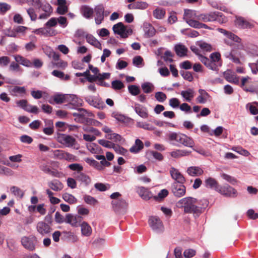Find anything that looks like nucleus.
<instances>
[{"mask_svg": "<svg viewBox=\"0 0 258 258\" xmlns=\"http://www.w3.org/2000/svg\"><path fill=\"white\" fill-rule=\"evenodd\" d=\"M235 23L236 25L243 29L251 28L252 27V25L251 23L246 21L242 17L237 18Z\"/></svg>", "mask_w": 258, "mask_h": 258, "instance_id": "31", "label": "nucleus"}, {"mask_svg": "<svg viewBox=\"0 0 258 258\" xmlns=\"http://www.w3.org/2000/svg\"><path fill=\"white\" fill-rule=\"evenodd\" d=\"M80 11L81 14L86 19H90L93 17L94 10L88 6L84 5L82 6Z\"/></svg>", "mask_w": 258, "mask_h": 258, "instance_id": "24", "label": "nucleus"}, {"mask_svg": "<svg viewBox=\"0 0 258 258\" xmlns=\"http://www.w3.org/2000/svg\"><path fill=\"white\" fill-rule=\"evenodd\" d=\"M111 116L115 118L116 120L121 122H125L126 117L123 114L117 112H113L112 113Z\"/></svg>", "mask_w": 258, "mask_h": 258, "instance_id": "61", "label": "nucleus"}, {"mask_svg": "<svg viewBox=\"0 0 258 258\" xmlns=\"http://www.w3.org/2000/svg\"><path fill=\"white\" fill-rule=\"evenodd\" d=\"M226 36L227 38L224 39V41L226 44L230 46L233 45L234 42H240L241 40L237 36L229 32Z\"/></svg>", "mask_w": 258, "mask_h": 258, "instance_id": "25", "label": "nucleus"}, {"mask_svg": "<svg viewBox=\"0 0 258 258\" xmlns=\"http://www.w3.org/2000/svg\"><path fill=\"white\" fill-rule=\"evenodd\" d=\"M69 94H56L53 97L54 101L57 104H61L67 102Z\"/></svg>", "mask_w": 258, "mask_h": 258, "instance_id": "35", "label": "nucleus"}, {"mask_svg": "<svg viewBox=\"0 0 258 258\" xmlns=\"http://www.w3.org/2000/svg\"><path fill=\"white\" fill-rule=\"evenodd\" d=\"M204 183L206 188L214 189L217 192L220 186L215 178L211 177L206 178Z\"/></svg>", "mask_w": 258, "mask_h": 258, "instance_id": "17", "label": "nucleus"}, {"mask_svg": "<svg viewBox=\"0 0 258 258\" xmlns=\"http://www.w3.org/2000/svg\"><path fill=\"white\" fill-rule=\"evenodd\" d=\"M48 186L53 191H59L63 188L62 183L58 180H53L48 183Z\"/></svg>", "mask_w": 258, "mask_h": 258, "instance_id": "28", "label": "nucleus"}, {"mask_svg": "<svg viewBox=\"0 0 258 258\" xmlns=\"http://www.w3.org/2000/svg\"><path fill=\"white\" fill-rule=\"evenodd\" d=\"M180 95L184 101L190 102L195 96V91L192 88H188L185 90L181 91Z\"/></svg>", "mask_w": 258, "mask_h": 258, "instance_id": "18", "label": "nucleus"}, {"mask_svg": "<svg viewBox=\"0 0 258 258\" xmlns=\"http://www.w3.org/2000/svg\"><path fill=\"white\" fill-rule=\"evenodd\" d=\"M232 150L238 154L247 157L250 155V153L246 150L243 149L241 147L233 148Z\"/></svg>", "mask_w": 258, "mask_h": 258, "instance_id": "63", "label": "nucleus"}, {"mask_svg": "<svg viewBox=\"0 0 258 258\" xmlns=\"http://www.w3.org/2000/svg\"><path fill=\"white\" fill-rule=\"evenodd\" d=\"M111 86L114 90H120L124 87V85L121 81L115 80L112 82Z\"/></svg>", "mask_w": 258, "mask_h": 258, "instance_id": "64", "label": "nucleus"}, {"mask_svg": "<svg viewBox=\"0 0 258 258\" xmlns=\"http://www.w3.org/2000/svg\"><path fill=\"white\" fill-rule=\"evenodd\" d=\"M169 139L173 145L182 144L184 146L192 148L195 143L193 140L184 134L172 133L169 135Z\"/></svg>", "mask_w": 258, "mask_h": 258, "instance_id": "2", "label": "nucleus"}, {"mask_svg": "<svg viewBox=\"0 0 258 258\" xmlns=\"http://www.w3.org/2000/svg\"><path fill=\"white\" fill-rule=\"evenodd\" d=\"M74 175L77 180L84 183L85 185H88L91 183V178L83 172L75 173Z\"/></svg>", "mask_w": 258, "mask_h": 258, "instance_id": "21", "label": "nucleus"}, {"mask_svg": "<svg viewBox=\"0 0 258 258\" xmlns=\"http://www.w3.org/2000/svg\"><path fill=\"white\" fill-rule=\"evenodd\" d=\"M52 75L56 77L64 80H68L70 79V76L69 75H65L62 72L57 70H54L52 72Z\"/></svg>", "mask_w": 258, "mask_h": 258, "instance_id": "53", "label": "nucleus"}, {"mask_svg": "<svg viewBox=\"0 0 258 258\" xmlns=\"http://www.w3.org/2000/svg\"><path fill=\"white\" fill-rule=\"evenodd\" d=\"M73 115L74 116L86 117L87 116H92V113L84 108H80L79 109V112L74 113Z\"/></svg>", "mask_w": 258, "mask_h": 258, "instance_id": "46", "label": "nucleus"}, {"mask_svg": "<svg viewBox=\"0 0 258 258\" xmlns=\"http://www.w3.org/2000/svg\"><path fill=\"white\" fill-rule=\"evenodd\" d=\"M165 15V10L162 8H157L153 12V16L157 19H163Z\"/></svg>", "mask_w": 258, "mask_h": 258, "instance_id": "42", "label": "nucleus"}, {"mask_svg": "<svg viewBox=\"0 0 258 258\" xmlns=\"http://www.w3.org/2000/svg\"><path fill=\"white\" fill-rule=\"evenodd\" d=\"M57 141L60 144L67 147L75 149L78 148V147H76L77 143L76 139L71 136L60 134L57 137Z\"/></svg>", "mask_w": 258, "mask_h": 258, "instance_id": "4", "label": "nucleus"}, {"mask_svg": "<svg viewBox=\"0 0 258 258\" xmlns=\"http://www.w3.org/2000/svg\"><path fill=\"white\" fill-rule=\"evenodd\" d=\"M129 92L133 96H137L140 93L139 87L136 85H132L128 87Z\"/></svg>", "mask_w": 258, "mask_h": 258, "instance_id": "58", "label": "nucleus"}, {"mask_svg": "<svg viewBox=\"0 0 258 258\" xmlns=\"http://www.w3.org/2000/svg\"><path fill=\"white\" fill-rule=\"evenodd\" d=\"M10 190L13 194L20 198H22L24 196V192L17 186H13L11 187Z\"/></svg>", "mask_w": 258, "mask_h": 258, "instance_id": "47", "label": "nucleus"}, {"mask_svg": "<svg viewBox=\"0 0 258 258\" xmlns=\"http://www.w3.org/2000/svg\"><path fill=\"white\" fill-rule=\"evenodd\" d=\"M83 198L85 202L87 204L95 206L98 204V201L91 196L86 195Z\"/></svg>", "mask_w": 258, "mask_h": 258, "instance_id": "52", "label": "nucleus"}, {"mask_svg": "<svg viewBox=\"0 0 258 258\" xmlns=\"http://www.w3.org/2000/svg\"><path fill=\"white\" fill-rule=\"evenodd\" d=\"M137 191L139 196L144 200H149L152 196L149 189L143 186L139 187Z\"/></svg>", "mask_w": 258, "mask_h": 258, "instance_id": "29", "label": "nucleus"}, {"mask_svg": "<svg viewBox=\"0 0 258 258\" xmlns=\"http://www.w3.org/2000/svg\"><path fill=\"white\" fill-rule=\"evenodd\" d=\"M31 94L34 98L36 99H40L43 96L46 97L48 96L47 93L40 90H33L31 91Z\"/></svg>", "mask_w": 258, "mask_h": 258, "instance_id": "48", "label": "nucleus"}, {"mask_svg": "<svg viewBox=\"0 0 258 258\" xmlns=\"http://www.w3.org/2000/svg\"><path fill=\"white\" fill-rule=\"evenodd\" d=\"M199 15L195 10H185L183 19L190 27H193L195 23L198 21Z\"/></svg>", "mask_w": 258, "mask_h": 258, "instance_id": "6", "label": "nucleus"}, {"mask_svg": "<svg viewBox=\"0 0 258 258\" xmlns=\"http://www.w3.org/2000/svg\"><path fill=\"white\" fill-rule=\"evenodd\" d=\"M199 95L196 98L198 103L200 104L206 103L210 98L209 94L204 89L199 90Z\"/></svg>", "mask_w": 258, "mask_h": 258, "instance_id": "22", "label": "nucleus"}, {"mask_svg": "<svg viewBox=\"0 0 258 258\" xmlns=\"http://www.w3.org/2000/svg\"><path fill=\"white\" fill-rule=\"evenodd\" d=\"M36 230L41 235L45 236L50 234L52 228L50 224H47L45 221H41L37 223Z\"/></svg>", "mask_w": 258, "mask_h": 258, "instance_id": "10", "label": "nucleus"}, {"mask_svg": "<svg viewBox=\"0 0 258 258\" xmlns=\"http://www.w3.org/2000/svg\"><path fill=\"white\" fill-rule=\"evenodd\" d=\"M113 208L115 211H119L121 209H125L127 205L126 201L123 199L113 200L111 203Z\"/></svg>", "mask_w": 258, "mask_h": 258, "instance_id": "19", "label": "nucleus"}, {"mask_svg": "<svg viewBox=\"0 0 258 258\" xmlns=\"http://www.w3.org/2000/svg\"><path fill=\"white\" fill-rule=\"evenodd\" d=\"M36 239L35 237H23L21 239V243L23 246L30 250L33 251L35 249Z\"/></svg>", "mask_w": 258, "mask_h": 258, "instance_id": "11", "label": "nucleus"}, {"mask_svg": "<svg viewBox=\"0 0 258 258\" xmlns=\"http://www.w3.org/2000/svg\"><path fill=\"white\" fill-rule=\"evenodd\" d=\"M155 98L159 102H163L167 99L166 95L162 92H157L155 94Z\"/></svg>", "mask_w": 258, "mask_h": 258, "instance_id": "60", "label": "nucleus"}, {"mask_svg": "<svg viewBox=\"0 0 258 258\" xmlns=\"http://www.w3.org/2000/svg\"><path fill=\"white\" fill-rule=\"evenodd\" d=\"M210 58L211 61L217 63L218 65L221 66L220 53L217 52L212 53L211 54Z\"/></svg>", "mask_w": 258, "mask_h": 258, "instance_id": "59", "label": "nucleus"}, {"mask_svg": "<svg viewBox=\"0 0 258 258\" xmlns=\"http://www.w3.org/2000/svg\"><path fill=\"white\" fill-rule=\"evenodd\" d=\"M32 32L37 35H44L45 36L53 35L52 34L50 33V31H48L45 28H40L38 29H35L32 31Z\"/></svg>", "mask_w": 258, "mask_h": 258, "instance_id": "45", "label": "nucleus"}, {"mask_svg": "<svg viewBox=\"0 0 258 258\" xmlns=\"http://www.w3.org/2000/svg\"><path fill=\"white\" fill-rule=\"evenodd\" d=\"M30 38L32 39V41L26 43L25 45V49L27 51H32L36 48V46L35 44V41L36 40V37L35 36H31Z\"/></svg>", "mask_w": 258, "mask_h": 258, "instance_id": "49", "label": "nucleus"}, {"mask_svg": "<svg viewBox=\"0 0 258 258\" xmlns=\"http://www.w3.org/2000/svg\"><path fill=\"white\" fill-rule=\"evenodd\" d=\"M168 191L166 189H163L160 191L157 196L154 197L156 200H161L166 197L168 195Z\"/></svg>", "mask_w": 258, "mask_h": 258, "instance_id": "62", "label": "nucleus"}, {"mask_svg": "<svg viewBox=\"0 0 258 258\" xmlns=\"http://www.w3.org/2000/svg\"><path fill=\"white\" fill-rule=\"evenodd\" d=\"M87 42L99 49H102V46L100 42L91 34H87L86 36Z\"/></svg>", "mask_w": 258, "mask_h": 258, "instance_id": "27", "label": "nucleus"}, {"mask_svg": "<svg viewBox=\"0 0 258 258\" xmlns=\"http://www.w3.org/2000/svg\"><path fill=\"white\" fill-rule=\"evenodd\" d=\"M184 183L173 182L171 184V192L176 198H181L184 196L186 193V187Z\"/></svg>", "mask_w": 258, "mask_h": 258, "instance_id": "8", "label": "nucleus"}, {"mask_svg": "<svg viewBox=\"0 0 258 258\" xmlns=\"http://www.w3.org/2000/svg\"><path fill=\"white\" fill-rule=\"evenodd\" d=\"M96 17L95 18V23L97 25L101 23L104 19V8L102 5H99L95 7L94 9Z\"/></svg>", "mask_w": 258, "mask_h": 258, "instance_id": "15", "label": "nucleus"}, {"mask_svg": "<svg viewBox=\"0 0 258 258\" xmlns=\"http://www.w3.org/2000/svg\"><path fill=\"white\" fill-rule=\"evenodd\" d=\"M48 127H44L43 130V133L47 135H51L54 132L53 121L51 120L47 121Z\"/></svg>", "mask_w": 258, "mask_h": 258, "instance_id": "43", "label": "nucleus"}, {"mask_svg": "<svg viewBox=\"0 0 258 258\" xmlns=\"http://www.w3.org/2000/svg\"><path fill=\"white\" fill-rule=\"evenodd\" d=\"M98 143L104 147L111 149L113 148L114 144L108 140L102 139L98 141Z\"/></svg>", "mask_w": 258, "mask_h": 258, "instance_id": "57", "label": "nucleus"}, {"mask_svg": "<svg viewBox=\"0 0 258 258\" xmlns=\"http://www.w3.org/2000/svg\"><path fill=\"white\" fill-rule=\"evenodd\" d=\"M144 31L147 37H151L155 34V30L154 27L149 23L144 24Z\"/></svg>", "mask_w": 258, "mask_h": 258, "instance_id": "30", "label": "nucleus"}, {"mask_svg": "<svg viewBox=\"0 0 258 258\" xmlns=\"http://www.w3.org/2000/svg\"><path fill=\"white\" fill-rule=\"evenodd\" d=\"M136 125L138 127L142 128L148 131H153L154 129V126L145 122L138 121L137 122Z\"/></svg>", "mask_w": 258, "mask_h": 258, "instance_id": "55", "label": "nucleus"}, {"mask_svg": "<svg viewBox=\"0 0 258 258\" xmlns=\"http://www.w3.org/2000/svg\"><path fill=\"white\" fill-rule=\"evenodd\" d=\"M15 59L18 63L27 67H31L33 65L30 60L19 55H16Z\"/></svg>", "mask_w": 258, "mask_h": 258, "instance_id": "32", "label": "nucleus"}, {"mask_svg": "<svg viewBox=\"0 0 258 258\" xmlns=\"http://www.w3.org/2000/svg\"><path fill=\"white\" fill-rule=\"evenodd\" d=\"M196 45L199 46L202 50L205 51H210L212 50V46L202 40L198 41L196 42Z\"/></svg>", "mask_w": 258, "mask_h": 258, "instance_id": "40", "label": "nucleus"}, {"mask_svg": "<svg viewBox=\"0 0 258 258\" xmlns=\"http://www.w3.org/2000/svg\"><path fill=\"white\" fill-rule=\"evenodd\" d=\"M149 224L152 229L156 233H162L164 227L160 219L157 216H151L149 219Z\"/></svg>", "mask_w": 258, "mask_h": 258, "instance_id": "5", "label": "nucleus"}, {"mask_svg": "<svg viewBox=\"0 0 258 258\" xmlns=\"http://www.w3.org/2000/svg\"><path fill=\"white\" fill-rule=\"evenodd\" d=\"M175 51L177 55L180 57L186 56L187 54V49L182 44H177L174 47Z\"/></svg>", "mask_w": 258, "mask_h": 258, "instance_id": "33", "label": "nucleus"}, {"mask_svg": "<svg viewBox=\"0 0 258 258\" xmlns=\"http://www.w3.org/2000/svg\"><path fill=\"white\" fill-rule=\"evenodd\" d=\"M226 80L231 83H233L236 85H238L239 84V78L237 77L236 75L227 73L225 75Z\"/></svg>", "mask_w": 258, "mask_h": 258, "instance_id": "36", "label": "nucleus"}, {"mask_svg": "<svg viewBox=\"0 0 258 258\" xmlns=\"http://www.w3.org/2000/svg\"><path fill=\"white\" fill-rule=\"evenodd\" d=\"M187 173L191 176H199L204 173V170L199 166H190L187 168Z\"/></svg>", "mask_w": 258, "mask_h": 258, "instance_id": "23", "label": "nucleus"}, {"mask_svg": "<svg viewBox=\"0 0 258 258\" xmlns=\"http://www.w3.org/2000/svg\"><path fill=\"white\" fill-rule=\"evenodd\" d=\"M0 174L6 176H13L14 172L11 169L0 165Z\"/></svg>", "mask_w": 258, "mask_h": 258, "instance_id": "54", "label": "nucleus"}, {"mask_svg": "<svg viewBox=\"0 0 258 258\" xmlns=\"http://www.w3.org/2000/svg\"><path fill=\"white\" fill-rule=\"evenodd\" d=\"M38 3V7L40 8L43 11L46 13H52V8L48 3H41L39 0H36Z\"/></svg>", "mask_w": 258, "mask_h": 258, "instance_id": "38", "label": "nucleus"}, {"mask_svg": "<svg viewBox=\"0 0 258 258\" xmlns=\"http://www.w3.org/2000/svg\"><path fill=\"white\" fill-rule=\"evenodd\" d=\"M67 102H69L71 104L75 106H81L83 101L75 95L69 94Z\"/></svg>", "mask_w": 258, "mask_h": 258, "instance_id": "34", "label": "nucleus"}, {"mask_svg": "<svg viewBox=\"0 0 258 258\" xmlns=\"http://www.w3.org/2000/svg\"><path fill=\"white\" fill-rule=\"evenodd\" d=\"M24 110L35 114H37L39 112V109L37 106L29 104L28 102L26 103Z\"/></svg>", "mask_w": 258, "mask_h": 258, "instance_id": "56", "label": "nucleus"}, {"mask_svg": "<svg viewBox=\"0 0 258 258\" xmlns=\"http://www.w3.org/2000/svg\"><path fill=\"white\" fill-rule=\"evenodd\" d=\"M85 100L91 106L98 108L103 109L105 104L100 99L93 96H87L85 98Z\"/></svg>", "mask_w": 258, "mask_h": 258, "instance_id": "13", "label": "nucleus"}, {"mask_svg": "<svg viewBox=\"0 0 258 258\" xmlns=\"http://www.w3.org/2000/svg\"><path fill=\"white\" fill-rule=\"evenodd\" d=\"M169 173L172 178L175 181L174 182H185V178L177 169L172 167L170 168Z\"/></svg>", "mask_w": 258, "mask_h": 258, "instance_id": "12", "label": "nucleus"}, {"mask_svg": "<svg viewBox=\"0 0 258 258\" xmlns=\"http://www.w3.org/2000/svg\"><path fill=\"white\" fill-rule=\"evenodd\" d=\"M136 113L143 118L148 117L149 114L147 108L143 105L136 103L133 107Z\"/></svg>", "mask_w": 258, "mask_h": 258, "instance_id": "16", "label": "nucleus"}, {"mask_svg": "<svg viewBox=\"0 0 258 258\" xmlns=\"http://www.w3.org/2000/svg\"><path fill=\"white\" fill-rule=\"evenodd\" d=\"M105 138L108 140L119 143H121L122 140H123L120 135L114 133H112V132L109 134H106L105 135Z\"/></svg>", "mask_w": 258, "mask_h": 258, "instance_id": "39", "label": "nucleus"}, {"mask_svg": "<svg viewBox=\"0 0 258 258\" xmlns=\"http://www.w3.org/2000/svg\"><path fill=\"white\" fill-rule=\"evenodd\" d=\"M208 204V202L206 200L199 201L195 198L188 197L179 200L176 203V206L178 208L183 209L184 213L192 214L194 217L197 218L202 213Z\"/></svg>", "mask_w": 258, "mask_h": 258, "instance_id": "1", "label": "nucleus"}, {"mask_svg": "<svg viewBox=\"0 0 258 258\" xmlns=\"http://www.w3.org/2000/svg\"><path fill=\"white\" fill-rule=\"evenodd\" d=\"M191 152L186 150L177 149L170 152V156L174 158H179L182 157L188 156Z\"/></svg>", "mask_w": 258, "mask_h": 258, "instance_id": "26", "label": "nucleus"}, {"mask_svg": "<svg viewBox=\"0 0 258 258\" xmlns=\"http://www.w3.org/2000/svg\"><path fill=\"white\" fill-rule=\"evenodd\" d=\"M113 149L118 154L126 156L128 154L127 150L118 145L115 144Z\"/></svg>", "mask_w": 258, "mask_h": 258, "instance_id": "50", "label": "nucleus"}, {"mask_svg": "<svg viewBox=\"0 0 258 258\" xmlns=\"http://www.w3.org/2000/svg\"><path fill=\"white\" fill-rule=\"evenodd\" d=\"M82 217L78 215L69 214L66 216V222L73 227H77L79 226L82 223Z\"/></svg>", "mask_w": 258, "mask_h": 258, "instance_id": "14", "label": "nucleus"}, {"mask_svg": "<svg viewBox=\"0 0 258 258\" xmlns=\"http://www.w3.org/2000/svg\"><path fill=\"white\" fill-rule=\"evenodd\" d=\"M220 12H212L209 13L199 14L198 21L204 22H213L214 21H220L219 17L221 16Z\"/></svg>", "mask_w": 258, "mask_h": 258, "instance_id": "7", "label": "nucleus"}, {"mask_svg": "<svg viewBox=\"0 0 258 258\" xmlns=\"http://www.w3.org/2000/svg\"><path fill=\"white\" fill-rule=\"evenodd\" d=\"M25 92L26 89L24 87L14 86L11 90L12 95L16 96L25 94Z\"/></svg>", "mask_w": 258, "mask_h": 258, "instance_id": "44", "label": "nucleus"}, {"mask_svg": "<svg viewBox=\"0 0 258 258\" xmlns=\"http://www.w3.org/2000/svg\"><path fill=\"white\" fill-rule=\"evenodd\" d=\"M115 34L119 35L121 38H126L132 34V29L127 26H125L121 22L114 25L112 28Z\"/></svg>", "mask_w": 258, "mask_h": 258, "instance_id": "3", "label": "nucleus"}, {"mask_svg": "<svg viewBox=\"0 0 258 258\" xmlns=\"http://www.w3.org/2000/svg\"><path fill=\"white\" fill-rule=\"evenodd\" d=\"M142 89L145 93L149 94L152 92L154 89V85L150 82H145L141 85Z\"/></svg>", "mask_w": 258, "mask_h": 258, "instance_id": "37", "label": "nucleus"}, {"mask_svg": "<svg viewBox=\"0 0 258 258\" xmlns=\"http://www.w3.org/2000/svg\"><path fill=\"white\" fill-rule=\"evenodd\" d=\"M80 226L81 227V234L83 236L89 237L92 234V228L87 222H82Z\"/></svg>", "mask_w": 258, "mask_h": 258, "instance_id": "20", "label": "nucleus"}, {"mask_svg": "<svg viewBox=\"0 0 258 258\" xmlns=\"http://www.w3.org/2000/svg\"><path fill=\"white\" fill-rule=\"evenodd\" d=\"M217 192L225 197L230 198L236 197L237 194L235 188L227 184L220 185Z\"/></svg>", "mask_w": 258, "mask_h": 258, "instance_id": "9", "label": "nucleus"}, {"mask_svg": "<svg viewBox=\"0 0 258 258\" xmlns=\"http://www.w3.org/2000/svg\"><path fill=\"white\" fill-rule=\"evenodd\" d=\"M62 197L65 202L70 204H75L77 202V199L74 196L68 193L63 194Z\"/></svg>", "mask_w": 258, "mask_h": 258, "instance_id": "41", "label": "nucleus"}, {"mask_svg": "<svg viewBox=\"0 0 258 258\" xmlns=\"http://www.w3.org/2000/svg\"><path fill=\"white\" fill-rule=\"evenodd\" d=\"M253 104H255L258 105V103L256 102H254L252 103H248L246 105V108L247 109H248L251 114L253 115H256L258 114V109L256 106L253 105Z\"/></svg>", "mask_w": 258, "mask_h": 258, "instance_id": "51", "label": "nucleus"}]
</instances>
